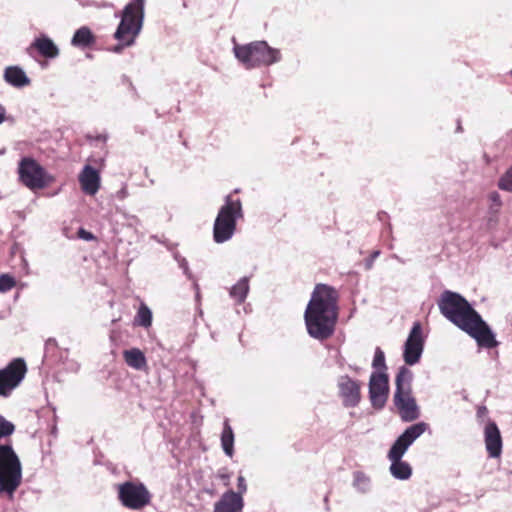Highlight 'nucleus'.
I'll return each mask as SVG.
<instances>
[{"mask_svg":"<svg viewBox=\"0 0 512 512\" xmlns=\"http://www.w3.org/2000/svg\"><path fill=\"white\" fill-rule=\"evenodd\" d=\"M438 306L442 315L474 338L479 347L491 349L498 346L499 342L489 325L460 294L444 291Z\"/></svg>","mask_w":512,"mask_h":512,"instance_id":"nucleus-1","label":"nucleus"},{"mask_svg":"<svg viewBox=\"0 0 512 512\" xmlns=\"http://www.w3.org/2000/svg\"><path fill=\"white\" fill-rule=\"evenodd\" d=\"M337 291L326 284H317L305 310L309 335L318 340L328 339L334 332L338 317Z\"/></svg>","mask_w":512,"mask_h":512,"instance_id":"nucleus-2","label":"nucleus"},{"mask_svg":"<svg viewBox=\"0 0 512 512\" xmlns=\"http://www.w3.org/2000/svg\"><path fill=\"white\" fill-rule=\"evenodd\" d=\"M233 54L247 70L268 67L282 60L281 51L269 46L264 40L238 44L233 38Z\"/></svg>","mask_w":512,"mask_h":512,"instance_id":"nucleus-3","label":"nucleus"},{"mask_svg":"<svg viewBox=\"0 0 512 512\" xmlns=\"http://www.w3.org/2000/svg\"><path fill=\"white\" fill-rule=\"evenodd\" d=\"M144 8L145 0H133L124 7L121 21L114 33V38L119 44L114 46L111 51L120 53L124 47L134 44L143 26Z\"/></svg>","mask_w":512,"mask_h":512,"instance_id":"nucleus-4","label":"nucleus"},{"mask_svg":"<svg viewBox=\"0 0 512 512\" xmlns=\"http://www.w3.org/2000/svg\"><path fill=\"white\" fill-rule=\"evenodd\" d=\"M428 428L425 422H419L409 426L394 442L388 452V458L391 461V474L401 480L408 479L412 474V469L407 462L401 460L408 447L419 438Z\"/></svg>","mask_w":512,"mask_h":512,"instance_id":"nucleus-5","label":"nucleus"},{"mask_svg":"<svg viewBox=\"0 0 512 512\" xmlns=\"http://www.w3.org/2000/svg\"><path fill=\"white\" fill-rule=\"evenodd\" d=\"M241 218L243 208L240 199H234L231 194L227 195L214 221V241L218 244L229 241L236 231L237 220Z\"/></svg>","mask_w":512,"mask_h":512,"instance_id":"nucleus-6","label":"nucleus"},{"mask_svg":"<svg viewBox=\"0 0 512 512\" xmlns=\"http://www.w3.org/2000/svg\"><path fill=\"white\" fill-rule=\"evenodd\" d=\"M22 481L20 460L10 445H0V495L5 493L10 499Z\"/></svg>","mask_w":512,"mask_h":512,"instance_id":"nucleus-7","label":"nucleus"},{"mask_svg":"<svg viewBox=\"0 0 512 512\" xmlns=\"http://www.w3.org/2000/svg\"><path fill=\"white\" fill-rule=\"evenodd\" d=\"M17 175L18 181L31 191L44 189L53 180L45 168L30 156H24L19 160Z\"/></svg>","mask_w":512,"mask_h":512,"instance_id":"nucleus-8","label":"nucleus"},{"mask_svg":"<svg viewBox=\"0 0 512 512\" xmlns=\"http://www.w3.org/2000/svg\"><path fill=\"white\" fill-rule=\"evenodd\" d=\"M118 498L126 508L139 510L150 503L151 495L143 483L127 481L118 486Z\"/></svg>","mask_w":512,"mask_h":512,"instance_id":"nucleus-9","label":"nucleus"},{"mask_svg":"<svg viewBox=\"0 0 512 512\" xmlns=\"http://www.w3.org/2000/svg\"><path fill=\"white\" fill-rule=\"evenodd\" d=\"M394 401L398 409L399 416L403 421L411 422L419 418V407L412 395L410 386H397Z\"/></svg>","mask_w":512,"mask_h":512,"instance_id":"nucleus-10","label":"nucleus"},{"mask_svg":"<svg viewBox=\"0 0 512 512\" xmlns=\"http://www.w3.org/2000/svg\"><path fill=\"white\" fill-rule=\"evenodd\" d=\"M424 350V338L422 327L419 322H415L404 343L403 359L407 365H415L419 362Z\"/></svg>","mask_w":512,"mask_h":512,"instance_id":"nucleus-11","label":"nucleus"},{"mask_svg":"<svg viewBox=\"0 0 512 512\" xmlns=\"http://www.w3.org/2000/svg\"><path fill=\"white\" fill-rule=\"evenodd\" d=\"M27 370V364L23 358H14L6 367L0 369V384H20Z\"/></svg>","mask_w":512,"mask_h":512,"instance_id":"nucleus-12","label":"nucleus"},{"mask_svg":"<svg viewBox=\"0 0 512 512\" xmlns=\"http://www.w3.org/2000/svg\"><path fill=\"white\" fill-rule=\"evenodd\" d=\"M486 451L490 458H499L502 454V436L497 424L489 421L484 428Z\"/></svg>","mask_w":512,"mask_h":512,"instance_id":"nucleus-13","label":"nucleus"},{"mask_svg":"<svg viewBox=\"0 0 512 512\" xmlns=\"http://www.w3.org/2000/svg\"><path fill=\"white\" fill-rule=\"evenodd\" d=\"M78 180L82 191L87 195L94 196L100 189V173L90 165L83 167L78 176Z\"/></svg>","mask_w":512,"mask_h":512,"instance_id":"nucleus-14","label":"nucleus"},{"mask_svg":"<svg viewBox=\"0 0 512 512\" xmlns=\"http://www.w3.org/2000/svg\"><path fill=\"white\" fill-rule=\"evenodd\" d=\"M372 368L373 372L370 375L368 384H389L385 354L380 347L375 349Z\"/></svg>","mask_w":512,"mask_h":512,"instance_id":"nucleus-15","label":"nucleus"},{"mask_svg":"<svg viewBox=\"0 0 512 512\" xmlns=\"http://www.w3.org/2000/svg\"><path fill=\"white\" fill-rule=\"evenodd\" d=\"M29 49H36L41 56L49 59H54L59 55V48L46 35L35 38Z\"/></svg>","mask_w":512,"mask_h":512,"instance_id":"nucleus-16","label":"nucleus"},{"mask_svg":"<svg viewBox=\"0 0 512 512\" xmlns=\"http://www.w3.org/2000/svg\"><path fill=\"white\" fill-rule=\"evenodd\" d=\"M4 80L15 88L28 86L31 82L25 71L19 66H9L4 70Z\"/></svg>","mask_w":512,"mask_h":512,"instance_id":"nucleus-17","label":"nucleus"},{"mask_svg":"<svg viewBox=\"0 0 512 512\" xmlns=\"http://www.w3.org/2000/svg\"><path fill=\"white\" fill-rule=\"evenodd\" d=\"M215 505L229 512H241L244 502L240 494L229 490L221 496L220 500L216 502Z\"/></svg>","mask_w":512,"mask_h":512,"instance_id":"nucleus-18","label":"nucleus"},{"mask_svg":"<svg viewBox=\"0 0 512 512\" xmlns=\"http://www.w3.org/2000/svg\"><path fill=\"white\" fill-rule=\"evenodd\" d=\"M95 36L91 29L87 26H82L77 29L71 39V44L74 47L86 48L95 43Z\"/></svg>","mask_w":512,"mask_h":512,"instance_id":"nucleus-19","label":"nucleus"},{"mask_svg":"<svg viewBox=\"0 0 512 512\" xmlns=\"http://www.w3.org/2000/svg\"><path fill=\"white\" fill-rule=\"evenodd\" d=\"M249 277L240 278L229 290V296L237 303L242 304L249 293Z\"/></svg>","mask_w":512,"mask_h":512,"instance_id":"nucleus-20","label":"nucleus"},{"mask_svg":"<svg viewBox=\"0 0 512 512\" xmlns=\"http://www.w3.org/2000/svg\"><path fill=\"white\" fill-rule=\"evenodd\" d=\"M221 446L225 454L232 457L234 454V432L228 419L223 423V431L221 434Z\"/></svg>","mask_w":512,"mask_h":512,"instance_id":"nucleus-21","label":"nucleus"},{"mask_svg":"<svg viewBox=\"0 0 512 512\" xmlns=\"http://www.w3.org/2000/svg\"><path fill=\"white\" fill-rule=\"evenodd\" d=\"M124 359L126 363L135 369H142L146 366V358L143 352L137 348L126 350L124 352Z\"/></svg>","mask_w":512,"mask_h":512,"instance_id":"nucleus-22","label":"nucleus"},{"mask_svg":"<svg viewBox=\"0 0 512 512\" xmlns=\"http://www.w3.org/2000/svg\"><path fill=\"white\" fill-rule=\"evenodd\" d=\"M371 403L375 408H382L389 395V386H369Z\"/></svg>","mask_w":512,"mask_h":512,"instance_id":"nucleus-23","label":"nucleus"},{"mask_svg":"<svg viewBox=\"0 0 512 512\" xmlns=\"http://www.w3.org/2000/svg\"><path fill=\"white\" fill-rule=\"evenodd\" d=\"M345 406H355L360 399V386H341Z\"/></svg>","mask_w":512,"mask_h":512,"instance_id":"nucleus-24","label":"nucleus"},{"mask_svg":"<svg viewBox=\"0 0 512 512\" xmlns=\"http://www.w3.org/2000/svg\"><path fill=\"white\" fill-rule=\"evenodd\" d=\"M135 320H136L137 324L142 327H145V328L150 327L152 324L151 310L145 304H141V306L139 307V310L137 312Z\"/></svg>","mask_w":512,"mask_h":512,"instance_id":"nucleus-25","label":"nucleus"},{"mask_svg":"<svg viewBox=\"0 0 512 512\" xmlns=\"http://www.w3.org/2000/svg\"><path fill=\"white\" fill-rule=\"evenodd\" d=\"M175 260L177 261L179 267L183 270V273L188 277V279L193 281V287L196 291V297H199V285L197 281L194 279L193 274L189 269L187 260L178 254H175Z\"/></svg>","mask_w":512,"mask_h":512,"instance_id":"nucleus-26","label":"nucleus"},{"mask_svg":"<svg viewBox=\"0 0 512 512\" xmlns=\"http://www.w3.org/2000/svg\"><path fill=\"white\" fill-rule=\"evenodd\" d=\"M413 380L412 371L406 366H401L396 375L395 384H410Z\"/></svg>","mask_w":512,"mask_h":512,"instance_id":"nucleus-27","label":"nucleus"},{"mask_svg":"<svg viewBox=\"0 0 512 512\" xmlns=\"http://www.w3.org/2000/svg\"><path fill=\"white\" fill-rule=\"evenodd\" d=\"M498 186L502 190L512 192V167L501 177Z\"/></svg>","mask_w":512,"mask_h":512,"instance_id":"nucleus-28","label":"nucleus"},{"mask_svg":"<svg viewBox=\"0 0 512 512\" xmlns=\"http://www.w3.org/2000/svg\"><path fill=\"white\" fill-rule=\"evenodd\" d=\"M15 286L13 277L3 274L0 276V292H7Z\"/></svg>","mask_w":512,"mask_h":512,"instance_id":"nucleus-29","label":"nucleus"},{"mask_svg":"<svg viewBox=\"0 0 512 512\" xmlns=\"http://www.w3.org/2000/svg\"><path fill=\"white\" fill-rule=\"evenodd\" d=\"M121 215L125 220V225L130 228L136 229L141 224L140 219L136 215L130 214L126 211H121Z\"/></svg>","mask_w":512,"mask_h":512,"instance_id":"nucleus-30","label":"nucleus"},{"mask_svg":"<svg viewBox=\"0 0 512 512\" xmlns=\"http://www.w3.org/2000/svg\"><path fill=\"white\" fill-rule=\"evenodd\" d=\"M14 431V425L0 416V439L9 436Z\"/></svg>","mask_w":512,"mask_h":512,"instance_id":"nucleus-31","label":"nucleus"},{"mask_svg":"<svg viewBox=\"0 0 512 512\" xmlns=\"http://www.w3.org/2000/svg\"><path fill=\"white\" fill-rule=\"evenodd\" d=\"M489 200L491 201L490 210L497 212L502 205L499 193L495 191L490 193Z\"/></svg>","mask_w":512,"mask_h":512,"instance_id":"nucleus-32","label":"nucleus"},{"mask_svg":"<svg viewBox=\"0 0 512 512\" xmlns=\"http://www.w3.org/2000/svg\"><path fill=\"white\" fill-rule=\"evenodd\" d=\"M217 476L225 486H228L230 484V475L226 469L220 470Z\"/></svg>","mask_w":512,"mask_h":512,"instance_id":"nucleus-33","label":"nucleus"},{"mask_svg":"<svg viewBox=\"0 0 512 512\" xmlns=\"http://www.w3.org/2000/svg\"><path fill=\"white\" fill-rule=\"evenodd\" d=\"M115 196L119 200H125L129 196L127 185L124 184L122 188L116 192Z\"/></svg>","mask_w":512,"mask_h":512,"instance_id":"nucleus-34","label":"nucleus"},{"mask_svg":"<svg viewBox=\"0 0 512 512\" xmlns=\"http://www.w3.org/2000/svg\"><path fill=\"white\" fill-rule=\"evenodd\" d=\"M78 235L81 239H84V240H87V241H90V240H93L94 239V236L92 233L84 230V229H80L79 232H78Z\"/></svg>","mask_w":512,"mask_h":512,"instance_id":"nucleus-35","label":"nucleus"},{"mask_svg":"<svg viewBox=\"0 0 512 512\" xmlns=\"http://www.w3.org/2000/svg\"><path fill=\"white\" fill-rule=\"evenodd\" d=\"M16 386H0V396L7 397Z\"/></svg>","mask_w":512,"mask_h":512,"instance_id":"nucleus-36","label":"nucleus"},{"mask_svg":"<svg viewBox=\"0 0 512 512\" xmlns=\"http://www.w3.org/2000/svg\"><path fill=\"white\" fill-rule=\"evenodd\" d=\"M238 488H239V493L238 494H242L246 491L247 489V486H246V483H245V479L243 476H239L238 477Z\"/></svg>","mask_w":512,"mask_h":512,"instance_id":"nucleus-37","label":"nucleus"},{"mask_svg":"<svg viewBox=\"0 0 512 512\" xmlns=\"http://www.w3.org/2000/svg\"><path fill=\"white\" fill-rule=\"evenodd\" d=\"M89 138L92 139V137H89ZM93 140L105 143L108 140V135L107 134H99L96 137H94Z\"/></svg>","mask_w":512,"mask_h":512,"instance_id":"nucleus-38","label":"nucleus"},{"mask_svg":"<svg viewBox=\"0 0 512 512\" xmlns=\"http://www.w3.org/2000/svg\"><path fill=\"white\" fill-rule=\"evenodd\" d=\"M6 120V108L0 103V124Z\"/></svg>","mask_w":512,"mask_h":512,"instance_id":"nucleus-39","label":"nucleus"},{"mask_svg":"<svg viewBox=\"0 0 512 512\" xmlns=\"http://www.w3.org/2000/svg\"><path fill=\"white\" fill-rule=\"evenodd\" d=\"M379 254H380L379 251L373 252V254L371 255L370 261L367 262V267L368 268H370L372 266L373 261L379 256Z\"/></svg>","mask_w":512,"mask_h":512,"instance_id":"nucleus-40","label":"nucleus"},{"mask_svg":"<svg viewBox=\"0 0 512 512\" xmlns=\"http://www.w3.org/2000/svg\"><path fill=\"white\" fill-rule=\"evenodd\" d=\"M487 411L486 407H480L478 409V415L484 414Z\"/></svg>","mask_w":512,"mask_h":512,"instance_id":"nucleus-41","label":"nucleus"}]
</instances>
